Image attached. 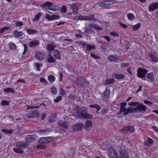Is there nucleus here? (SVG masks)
<instances>
[{"instance_id":"43","label":"nucleus","mask_w":158,"mask_h":158,"mask_svg":"<svg viewBox=\"0 0 158 158\" xmlns=\"http://www.w3.org/2000/svg\"><path fill=\"white\" fill-rule=\"evenodd\" d=\"M127 16L128 19L131 20L134 19L135 18L134 15L132 13H128Z\"/></svg>"},{"instance_id":"12","label":"nucleus","mask_w":158,"mask_h":158,"mask_svg":"<svg viewBox=\"0 0 158 158\" xmlns=\"http://www.w3.org/2000/svg\"><path fill=\"white\" fill-rule=\"evenodd\" d=\"M158 8V3L155 2L149 5L148 10L150 12L156 10Z\"/></svg>"},{"instance_id":"64","label":"nucleus","mask_w":158,"mask_h":158,"mask_svg":"<svg viewBox=\"0 0 158 158\" xmlns=\"http://www.w3.org/2000/svg\"><path fill=\"white\" fill-rule=\"evenodd\" d=\"M132 67H130L128 68L127 69V71L129 73L131 74V75H133V73L131 71V69Z\"/></svg>"},{"instance_id":"39","label":"nucleus","mask_w":158,"mask_h":158,"mask_svg":"<svg viewBox=\"0 0 158 158\" xmlns=\"http://www.w3.org/2000/svg\"><path fill=\"white\" fill-rule=\"evenodd\" d=\"M2 131L5 134H9L13 132V131L11 129L9 130L7 129H3L2 130Z\"/></svg>"},{"instance_id":"52","label":"nucleus","mask_w":158,"mask_h":158,"mask_svg":"<svg viewBox=\"0 0 158 158\" xmlns=\"http://www.w3.org/2000/svg\"><path fill=\"white\" fill-rule=\"evenodd\" d=\"M93 117V115L91 114H87V113H86V114L84 116L83 118L86 119L91 118Z\"/></svg>"},{"instance_id":"44","label":"nucleus","mask_w":158,"mask_h":158,"mask_svg":"<svg viewBox=\"0 0 158 158\" xmlns=\"http://www.w3.org/2000/svg\"><path fill=\"white\" fill-rule=\"evenodd\" d=\"M66 8V6L65 5H63L60 8V10L62 13H65L67 11Z\"/></svg>"},{"instance_id":"31","label":"nucleus","mask_w":158,"mask_h":158,"mask_svg":"<svg viewBox=\"0 0 158 158\" xmlns=\"http://www.w3.org/2000/svg\"><path fill=\"white\" fill-rule=\"evenodd\" d=\"M108 59L111 61H116L118 60V58L116 56H110L108 57Z\"/></svg>"},{"instance_id":"34","label":"nucleus","mask_w":158,"mask_h":158,"mask_svg":"<svg viewBox=\"0 0 158 158\" xmlns=\"http://www.w3.org/2000/svg\"><path fill=\"white\" fill-rule=\"evenodd\" d=\"M55 77L53 75H50L48 77V80L51 83L55 81Z\"/></svg>"},{"instance_id":"59","label":"nucleus","mask_w":158,"mask_h":158,"mask_svg":"<svg viewBox=\"0 0 158 158\" xmlns=\"http://www.w3.org/2000/svg\"><path fill=\"white\" fill-rule=\"evenodd\" d=\"M61 127L64 128L66 129L68 128V126L67 124L66 123H62Z\"/></svg>"},{"instance_id":"22","label":"nucleus","mask_w":158,"mask_h":158,"mask_svg":"<svg viewBox=\"0 0 158 158\" xmlns=\"http://www.w3.org/2000/svg\"><path fill=\"white\" fill-rule=\"evenodd\" d=\"M47 60H48V61L50 63H54L56 61V60L51 54L48 55L47 57Z\"/></svg>"},{"instance_id":"60","label":"nucleus","mask_w":158,"mask_h":158,"mask_svg":"<svg viewBox=\"0 0 158 158\" xmlns=\"http://www.w3.org/2000/svg\"><path fill=\"white\" fill-rule=\"evenodd\" d=\"M35 65L37 67V70L39 71L40 70V64L39 63H36Z\"/></svg>"},{"instance_id":"17","label":"nucleus","mask_w":158,"mask_h":158,"mask_svg":"<svg viewBox=\"0 0 158 158\" xmlns=\"http://www.w3.org/2000/svg\"><path fill=\"white\" fill-rule=\"evenodd\" d=\"M53 56L54 58L58 60L61 59L60 52L56 49L54 50L53 52Z\"/></svg>"},{"instance_id":"36","label":"nucleus","mask_w":158,"mask_h":158,"mask_svg":"<svg viewBox=\"0 0 158 158\" xmlns=\"http://www.w3.org/2000/svg\"><path fill=\"white\" fill-rule=\"evenodd\" d=\"M89 107L90 108H94L97 109V113L101 109V107L100 106L97 104L94 105H90L89 106Z\"/></svg>"},{"instance_id":"10","label":"nucleus","mask_w":158,"mask_h":158,"mask_svg":"<svg viewBox=\"0 0 158 158\" xmlns=\"http://www.w3.org/2000/svg\"><path fill=\"white\" fill-rule=\"evenodd\" d=\"M147 73V70L145 69L139 68L137 70V76L139 77L143 78L145 77Z\"/></svg>"},{"instance_id":"25","label":"nucleus","mask_w":158,"mask_h":158,"mask_svg":"<svg viewBox=\"0 0 158 158\" xmlns=\"http://www.w3.org/2000/svg\"><path fill=\"white\" fill-rule=\"evenodd\" d=\"M82 126L83 125L81 123H77L73 126V128L75 131L80 130L82 128Z\"/></svg>"},{"instance_id":"58","label":"nucleus","mask_w":158,"mask_h":158,"mask_svg":"<svg viewBox=\"0 0 158 158\" xmlns=\"http://www.w3.org/2000/svg\"><path fill=\"white\" fill-rule=\"evenodd\" d=\"M59 17L57 15H52V20L59 19Z\"/></svg>"},{"instance_id":"28","label":"nucleus","mask_w":158,"mask_h":158,"mask_svg":"<svg viewBox=\"0 0 158 158\" xmlns=\"http://www.w3.org/2000/svg\"><path fill=\"white\" fill-rule=\"evenodd\" d=\"M92 28H93L92 24L90 23L89 26L87 27L86 29L85 30V32L89 34L94 31L92 30Z\"/></svg>"},{"instance_id":"32","label":"nucleus","mask_w":158,"mask_h":158,"mask_svg":"<svg viewBox=\"0 0 158 158\" xmlns=\"http://www.w3.org/2000/svg\"><path fill=\"white\" fill-rule=\"evenodd\" d=\"M111 2L109 0H107L100 4L101 7H103L104 6L108 5L110 4Z\"/></svg>"},{"instance_id":"2","label":"nucleus","mask_w":158,"mask_h":158,"mask_svg":"<svg viewBox=\"0 0 158 158\" xmlns=\"http://www.w3.org/2000/svg\"><path fill=\"white\" fill-rule=\"evenodd\" d=\"M28 143L24 141H19L16 143V148H14L13 150L16 153L23 154V149L28 147Z\"/></svg>"},{"instance_id":"24","label":"nucleus","mask_w":158,"mask_h":158,"mask_svg":"<svg viewBox=\"0 0 158 158\" xmlns=\"http://www.w3.org/2000/svg\"><path fill=\"white\" fill-rule=\"evenodd\" d=\"M26 32L29 35H35L38 33V31L37 30L35 29H32L31 28L27 29Z\"/></svg>"},{"instance_id":"30","label":"nucleus","mask_w":158,"mask_h":158,"mask_svg":"<svg viewBox=\"0 0 158 158\" xmlns=\"http://www.w3.org/2000/svg\"><path fill=\"white\" fill-rule=\"evenodd\" d=\"M92 127V123L91 121H87L85 123V127L87 130H89V128H91Z\"/></svg>"},{"instance_id":"7","label":"nucleus","mask_w":158,"mask_h":158,"mask_svg":"<svg viewBox=\"0 0 158 158\" xmlns=\"http://www.w3.org/2000/svg\"><path fill=\"white\" fill-rule=\"evenodd\" d=\"M81 44L86 48L85 52L86 53L87 51H90L92 50L95 49L96 48L94 44L91 45L87 44V42L85 43H83L81 42Z\"/></svg>"},{"instance_id":"63","label":"nucleus","mask_w":158,"mask_h":158,"mask_svg":"<svg viewBox=\"0 0 158 158\" xmlns=\"http://www.w3.org/2000/svg\"><path fill=\"white\" fill-rule=\"evenodd\" d=\"M120 24L121 26L123 28H126L127 27V25L124 24L121 22L120 23Z\"/></svg>"},{"instance_id":"57","label":"nucleus","mask_w":158,"mask_h":158,"mask_svg":"<svg viewBox=\"0 0 158 158\" xmlns=\"http://www.w3.org/2000/svg\"><path fill=\"white\" fill-rule=\"evenodd\" d=\"M23 23L22 22H16L15 26L16 27H19L23 25Z\"/></svg>"},{"instance_id":"42","label":"nucleus","mask_w":158,"mask_h":158,"mask_svg":"<svg viewBox=\"0 0 158 158\" xmlns=\"http://www.w3.org/2000/svg\"><path fill=\"white\" fill-rule=\"evenodd\" d=\"M92 26L93 28H94L97 30H102V28L101 27V26H100L96 24H92Z\"/></svg>"},{"instance_id":"1","label":"nucleus","mask_w":158,"mask_h":158,"mask_svg":"<svg viewBox=\"0 0 158 158\" xmlns=\"http://www.w3.org/2000/svg\"><path fill=\"white\" fill-rule=\"evenodd\" d=\"M127 105L126 102H123L120 103V112L123 113V115L126 116L129 113H132L134 112L135 113L139 112L141 113L142 112H145L146 110V107L143 103H139L138 105L136 107L133 108L131 107H129L127 109L125 106Z\"/></svg>"},{"instance_id":"26","label":"nucleus","mask_w":158,"mask_h":158,"mask_svg":"<svg viewBox=\"0 0 158 158\" xmlns=\"http://www.w3.org/2000/svg\"><path fill=\"white\" fill-rule=\"evenodd\" d=\"M115 78L117 79H123L125 77V75L122 74H119L117 73H114L113 75Z\"/></svg>"},{"instance_id":"41","label":"nucleus","mask_w":158,"mask_h":158,"mask_svg":"<svg viewBox=\"0 0 158 158\" xmlns=\"http://www.w3.org/2000/svg\"><path fill=\"white\" fill-rule=\"evenodd\" d=\"M140 24L139 23L132 26L133 29L134 31H136L139 28L140 26Z\"/></svg>"},{"instance_id":"48","label":"nucleus","mask_w":158,"mask_h":158,"mask_svg":"<svg viewBox=\"0 0 158 158\" xmlns=\"http://www.w3.org/2000/svg\"><path fill=\"white\" fill-rule=\"evenodd\" d=\"M60 94L62 96H64L66 94V92L62 88H60Z\"/></svg>"},{"instance_id":"54","label":"nucleus","mask_w":158,"mask_h":158,"mask_svg":"<svg viewBox=\"0 0 158 158\" xmlns=\"http://www.w3.org/2000/svg\"><path fill=\"white\" fill-rule=\"evenodd\" d=\"M23 46L24 47V51L23 52V54H25V53L27 52V51L28 50L27 47V45L26 44H23Z\"/></svg>"},{"instance_id":"20","label":"nucleus","mask_w":158,"mask_h":158,"mask_svg":"<svg viewBox=\"0 0 158 158\" xmlns=\"http://www.w3.org/2000/svg\"><path fill=\"white\" fill-rule=\"evenodd\" d=\"M44 56L43 54L39 52H37L35 55L36 59L39 60H42L44 59Z\"/></svg>"},{"instance_id":"62","label":"nucleus","mask_w":158,"mask_h":158,"mask_svg":"<svg viewBox=\"0 0 158 158\" xmlns=\"http://www.w3.org/2000/svg\"><path fill=\"white\" fill-rule=\"evenodd\" d=\"M37 147L38 149H44L45 148V146L44 145H38L37 146Z\"/></svg>"},{"instance_id":"29","label":"nucleus","mask_w":158,"mask_h":158,"mask_svg":"<svg viewBox=\"0 0 158 158\" xmlns=\"http://www.w3.org/2000/svg\"><path fill=\"white\" fill-rule=\"evenodd\" d=\"M71 8L73 10V12L74 15H76L77 13L78 9L77 6L75 4L70 5Z\"/></svg>"},{"instance_id":"15","label":"nucleus","mask_w":158,"mask_h":158,"mask_svg":"<svg viewBox=\"0 0 158 158\" xmlns=\"http://www.w3.org/2000/svg\"><path fill=\"white\" fill-rule=\"evenodd\" d=\"M30 118H38L40 116V114L37 110H35L29 113Z\"/></svg>"},{"instance_id":"27","label":"nucleus","mask_w":158,"mask_h":158,"mask_svg":"<svg viewBox=\"0 0 158 158\" xmlns=\"http://www.w3.org/2000/svg\"><path fill=\"white\" fill-rule=\"evenodd\" d=\"M54 47L55 46L53 43H49L46 46V48L48 51L51 52L54 50Z\"/></svg>"},{"instance_id":"33","label":"nucleus","mask_w":158,"mask_h":158,"mask_svg":"<svg viewBox=\"0 0 158 158\" xmlns=\"http://www.w3.org/2000/svg\"><path fill=\"white\" fill-rule=\"evenodd\" d=\"M51 131L49 129H43L40 131V133L41 134L46 135L50 132Z\"/></svg>"},{"instance_id":"6","label":"nucleus","mask_w":158,"mask_h":158,"mask_svg":"<svg viewBox=\"0 0 158 158\" xmlns=\"http://www.w3.org/2000/svg\"><path fill=\"white\" fill-rule=\"evenodd\" d=\"M108 155L110 158H117L116 150L114 148L110 147L108 148Z\"/></svg>"},{"instance_id":"19","label":"nucleus","mask_w":158,"mask_h":158,"mask_svg":"<svg viewBox=\"0 0 158 158\" xmlns=\"http://www.w3.org/2000/svg\"><path fill=\"white\" fill-rule=\"evenodd\" d=\"M115 82V80L113 78L106 79L104 83L105 85H109L114 83Z\"/></svg>"},{"instance_id":"45","label":"nucleus","mask_w":158,"mask_h":158,"mask_svg":"<svg viewBox=\"0 0 158 158\" xmlns=\"http://www.w3.org/2000/svg\"><path fill=\"white\" fill-rule=\"evenodd\" d=\"M51 92L54 94H56L57 93V90L56 88L54 86H52L51 88Z\"/></svg>"},{"instance_id":"35","label":"nucleus","mask_w":158,"mask_h":158,"mask_svg":"<svg viewBox=\"0 0 158 158\" xmlns=\"http://www.w3.org/2000/svg\"><path fill=\"white\" fill-rule=\"evenodd\" d=\"M42 15V14L41 13H38L35 16V17L33 19V21H38L40 19V17Z\"/></svg>"},{"instance_id":"13","label":"nucleus","mask_w":158,"mask_h":158,"mask_svg":"<svg viewBox=\"0 0 158 158\" xmlns=\"http://www.w3.org/2000/svg\"><path fill=\"white\" fill-rule=\"evenodd\" d=\"M14 36L16 37H18L20 39H23L25 37V35L22 32L18 31H15L13 32Z\"/></svg>"},{"instance_id":"46","label":"nucleus","mask_w":158,"mask_h":158,"mask_svg":"<svg viewBox=\"0 0 158 158\" xmlns=\"http://www.w3.org/2000/svg\"><path fill=\"white\" fill-rule=\"evenodd\" d=\"M62 98V97L61 96H59L55 99L53 100L56 103H57L59 101H60Z\"/></svg>"},{"instance_id":"61","label":"nucleus","mask_w":158,"mask_h":158,"mask_svg":"<svg viewBox=\"0 0 158 158\" xmlns=\"http://www.w3.org/2000/svg\"><path fill=\"white\" fill-rule=\"evenodd\" d=\"M6 118L9 119L12 121L14 119V117L11 115H8L6 117Z\"/></svg>"},{"instance_id":"9","label":"nucleus","mask_w":158,"mask_h":158,"mask_svg":"<svg viewBox=\"0 0 158 158\" xmlns=\"http://www.w3.org/2000/svg\"><path fill=\"white\" fill-rule=\"evenodd\" d=\"M135 131L134 127L133 126H129L123 128L121 131L123 133H133Z\"/></svg>"},{"instance_id":"37","label":"nucleus","mask_w":158,"mask_h":158,"mask_svg":"<svg viewBox=\"0 0 158 158\" xmlns=\"http://www.w3.org/2000/svg\"><path fill=\"white\" fill-rule=\"evenodd\" d=\"M8 46L9 48L12 50H15L16 49V46L13 43L10 42L8 44Z\"/></svg>"},{"instance_id":"23","label":"nucleus","mask_w":158,"mask_h":158,"mask_svg":"<svg viewBox=\"0 0 158 158\" xmlns=\"http://www.w3.org/2000/svg\"><path fill=\"white\" fill-rule=\"evenodd\" d=\"M146 77L151 82L155 80V77L152 73H148Z\"/></svg>"},{"instance_id":"14","label":"nucleus","mask_w":158,"mask_h":158,"mask_svg":"<svg viewBox=\"0 0 158 158\" xmlns=\"http://www.w3.org/2000/svg\"><path fill=\"white\" fill-rule=\"evenodd\" d=\"M28 44L29 47L32 48L38 45L40 43L38 40H31V41L29 42Z\"/></svg>"},{"instance_id":"38","label":"nucleus","mask_w":158,"mask_h":158,"mask_svg":"<svg viewBox=\"0 0 158 158\" xmlns=\"http://www.w3.org/2000/svg\"><path fill=\"white\" fill-rule=\"evenodd\" d=\"M149 57L151 58L152 61L154 62H156L158 60L157 57L156 56L150 54Z\"/></svg>"},{"instance_id":"4","label":"nucleus","mask_w":158,"mask_h":158,"mask_svg":"<svg viewBox=\"0 0 158 158\" xmlns=\"http://www.w3.org/2000/svg\"><path fill=\"white\" fill-rule=\"evenodd\" d=\"M53 3L50 2H47L44 3L40 6V7L43 8H45L47 9L53 11H56L58 10V7L55 6L53 7Z\"/></svg>"},{"instance_id":"50","label":"nucleus","mask_w":158,"mask_h":158,"mask_svg":"<svg viewBox=\"0 0 158 158\" xmlns=\"http://www.w3.org/2000/svg\"><path fill=\"white\" fill-rule=\"evenodd\" d=\"M139 102H128V104L130 106H137Z\"/></svg>"},{"instance_id":"5","label":"nucleus","mask_w":158,"mask_h":158,"mask_svg":"<svg viewBox=\"0 0 158 158\" xmlns=\"http://www.w3.org/2000/svg\"><path fill=\"white\" fill-rule=\"evenodd\" d=\"M87 109L85 107H82L78 109L76 113L77 115L79 118H83L86 114Z\"/></svg>"},{"instance_id":"21","label":"nucleus","mask_w":158,"mask_h":158,"mask_svg":"<svg viewBox=\"0 0 158 158\" xmlns=\"http://www.w3.org/2000/svg\"><path fill=\"white\" fill-rule=\"evenodd\" d=\"M154 143L153 140L151 138H149L147 140L145 141L144 142V145H147L148 146H150Z\"/></svg>"},{"instance_id":"56","label":"nucleus","mask_w":158,"mask_h":158,"mask_svg":"<svg viewBox=\"0 0 158 158\" xmlns=\"http://www.w3.org/2000/svg\"><path fill=\"white\" fill-rule=\"evenodd\" d=\"M45 18L46 19L49 21L52 20V16H50L49 15L47 14L45 16Z\"/></svg>"},{"instance_id":"53","label":"nucleus","mask_w":158,"mask_h":158,"mask_svg":"<svg viewBox=\"0 0 158 158\" xmlns=\"http://www.w3.org/2000/svg\"><path fill=\"white\" fill-rule=\"evenodd\" d=\"M90 55L94 59H99L100 58V57L99 56H96L94 54L92 53H91Z\"/></svg>"},{"instance_id":"16","label":"nucleus","mask_w":158,"mask_h":158,"mask_svg":"<svg viewBox=\"0 0 158 158\" xmlns=\"http://www.w3.org/2000/svg\"><path fill=\"white\" fill-rule=\"evenodd\" d=\"M26 141L29 142H33L35 141V135H28L26 137Z\"/></svg>"},{"instance_id":"51","label":"nucleus","mask_w":158,"mask_h":158,"mask_svg":"<svg viewBox=\"0 0 158 158\" xmlns=\"http://www.w3.org/2000/svg\"><path fill=\"white\" fill-rule=\"evenodd\" d=\"M9 102L7 101L2 100L1 102V105L2 106L8 105H9Z\"/></svg>"},{"instance_id":"55","label":"nucleus","mask_w":158,"mask_h":158,"mask_svg":"<svg viewBox=\"0 0 158 158\" xmlns=\"http://www.w3.org/2000/svg\"><path fill=\"white\" fill-rule=\"evenodd\" d=\"M59 81H63V75L60 72H59Z\"/></svg>"},{"instance_id":"11","label":"nucleus","mask_w":158,"mask_h":158,"mask_svg":"<svg viewBox=\"0 0 158 158\" xmlns=\"http://www.w3.org/2000/svg\"><path fill=\"white\" fill-rule=\"evenodd\" d=\"M110 92V89L107 87L105 91L103 93L102 96L103 100L107 101L109 98Z\"/></svg>"},{"instance_id":"40","label":"nucleus","mask_w":158,"mask_h":158,"mask_svg":"<svg viewBox=\"0 0 158 158\" xmlns=\"http://www.w3.org/2000/svg\"><path fill=\"white\" fill-rule=\"evenodd\" d=\"M4 91L6 93H14V91L11 88H7L4 89Z\"/></svg>"},{"instance_id":"49","label":"nucleus","mask_w":158,"mask_h":158,"mask_svg":"<svg viewBox=\"0 0 158 158\" xmlns=\"http://www.w3.org/2000/svg\"><path fill=\"white\" fill-rule=\"evenodd\" d=\"M143 102L148 106H150L152 104V102L147 100L145 99L143 100Z\"/></svg>"},{"instance_id":"47","label":"nucleus","mask_w":158,"mask_h":158,"mask_svg":"<svg viewBox=\"0 0 158 158\" xmlns=\"http://www.w3.org/2000/svg\"><path fill=\"white\" fill-rule=\"evenodd\" d=\"M40 82H43L44 85H47L48 83V81L45 79V78H41L40 79Z\"/></svg>"},{"instance_id":"8","label":"nucleus","mask_w":158,"mask_h":158,"mask_svg":"<svg viewBox=\"0 0 158 158\" xmlns=\"http://www.w3.org/2000/svg\"><path fill=\"white\" fill-rule=\"evenodd\" d=\"M52 140L53 139L51 137H43L39 139V142L41 144H45L52 141Z\"/></svg>"},{"instance_id":"18","label":"nucleus","mask_w":158,"mask_h":158,"mask_svg":"<svg viewBox=\"0 0 158 158\" xmlns=\"http://www.w3.org/2000/svg\"><path fill=\"white\" fill-rule=\"evenodd\" d=\"M119 152L121 156L120 158H129L128 153L126 151L121 150Z\"/></svg>"},{"instance_id":"3","label":"nucleus","mask_w":158,"mask_h":158,"mask_svg":"<svg viewBox=\"0 0 158 158\" xmlns=\"http://www.w3.org/2000/svg\"><path fill=\"white\" fill-rule=\"evenodd\" d=\"M74 19L76 20H94L95 21H97V19L95 18L94 15L92 14H89L87 16H83L81 15L76 16L74 17Z\"/></svg>"}]
</instances>
